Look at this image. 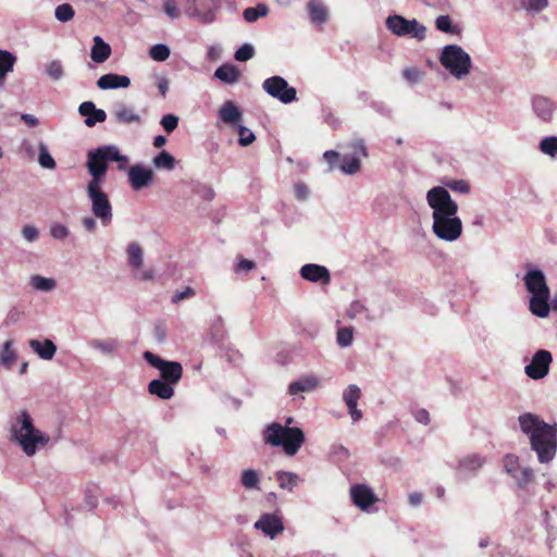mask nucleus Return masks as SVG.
<instances>
[{"label": "nucleus", "mask_w": 557, "mask_h": 557, "mask_svg": "<svg viewBox=\"0 0 557 557\" xmlns=\"http://www.w3.org/2000/svg\"><path fill=\"white\" fill-rule=\"evenodd\" d=\"M386 27L394 35L399 37H412L419 41L423 40L426 35V28L417 20H407L401 15H391L386 20Z\"/></svg>", "instance_id": "8"}, {"label": "nucleus", "mask_w": 557, "mask_h": 557, "mask_svg": "<svg viewBox=\"0 0 557 557\" xmlns=\"http://www.w3.org/2000/svg\"><path fill=\"white\" fill-rule=\"evenodd\" d=\"M46 73L53 81L61 79L64 74L62 63L59 60L49 62L46 66Z\"/></svg>", "instance_id": "44"}, {"label": "nucleus", "mask_w": 557, "mask_h": 557, "mask_svg": "<svg viewBox=\"0 0 557 557\" xmlns=\"http://www.w3.org/2000/svg\"><path fill=\"white\" fill-rule=\"evenodd\" d=\"M29 346L41 359L45 360H51L57 351V346L51 339H45L44 342L30 339Z\"/></svg>", "instance_id": "23"}, {"label": "nucleus", "mask_w": 557, "mask_h": 557, "mask_svg": "<svg viewBox=\"0 0 557 557\" xmlns=\"http://www.w3.org/2000/svg\"><path fill=\"white\" fill-rule=\"evenodd\" d=\"M153 164L156 168L171 171L175 166V159L168 151L163 150L153 158Z\"/></svg>", "instance_id": "37"}, {"label": "nucleus", "mask_w": 557, "mask_h": 557, "mask_svg": "<svg viewBox=\"0 0 557 557\" xmlns=\"http://www.w3.org/2000/svg\"><path fill=\"white\" fill-rule=\"evenodd\" d=\"M521 430L529 435L531 447L537 453L539 461H550L557 447L556 430L533 413H524L519 417Z\"/></svg>", "instance_id": "2"}, {"label": "nucleus", "mask_w": 557, "mask_h": 557, "mask_svg": "<svg viewBox=\"0 0 557 557\" xmlns=\"http://www.w3.org/2000/svg\"><path fill=\"white\" fill-rule=\"evenodd\" d=\"M238 135H239L238 143L243 147L249 146L256 139L255 134L250 129H248L247 127H245L243 125H239V127H238Z\"/></svg>", "instance_id": "50"}, {"label": "nucleus", "mask_w": 557, "mask_h": 557, "mask_svg": "<svg viewBox=\"0 0 557 557\" xmlns=\"http://www.w3.org/2000/svg\"><path fill=\"white\" fill-rule=\"evenodd\" d=\"M214 76L223 83L235 84L238 82L240 73L236 66L232 64H223L215 70Z\"/></svg>", "instance_id": "26"}, {"label": "nucleus", "mask_w": 557, "mask_h": 557, "mask_svg": "<svg viewBox=\"0 0 557 557\" xmlns=\"http://www.w3.org/2000/svg\"><path fill=\"white\" fill-rule=\"evenodd\" d=\"M163 10L165 14L169 15L171 18H177L180 16V10L176 5L175 0H164Z\"/></svg>", "instance_id": "54"}, {"label": "nucleus", "mask_w": 557, "mask_h": 557, "mask_svg": "<svg viewBox=\"0 0 557 557\" xmlns=\"http://www.w3.org/2000/svg\"><path fill=\"white\" fill-rule=\"evenodd\" d=\"M318 386V380L313 376H306L299 381L292 382L288 386L289 394L296 395L299 392H309Z\"/></svg>", "instance_id": "29"}, {"label": "nucleus", "mask_w": 557, "mask_h": 557, "mask_svg": "<svg viewBox=\"0 0 557 557\" xmlns=\"http://www.w3.org/2000/svg\"><path fill=\"white\" fill-rule=\"evenodd\" d=\"M414 419L418 422L428 425L430 423V413H429V411L426 409H418L414 412Z\"/></svg>", "instance_id": "61"}, {"label": "nucleus", "mask_w": 557, "mask_h": 557, "mask_svg": "<svg viewBox=\"0 0 557 557\" xmlns=\"http://www.w3.org/2000/svg\"><path fill=\"white\" fill-rule=\"evenodd\" d=\"M255 54V49L249 44H244L240 46L235 52V59L239 62H245L250 60Z\"/></svg>", "instance_id": "49"}, {"label": "nucleus", "mask_w": 557, "mask_h": 557, "mask_svg": "<svg viewBox=\"0 0 557 557\" xmlns=\"http://www.w3.org/2000/svg\"><path fill=\"white\" fill-rule=\"evenodd\" d=\"M269 11V7L265 3H258L256 7L246 8L243 12V17L247 23H255L260 17H265Z\"/></svg>", "instance_id": "30"}, {"label": "nucleus", "mask_w": 557, "mask_h": 557, "mask_svg": "<svg viewBox=\"0 0 557 557\" xmlns=\"http://www.w3.org/2000/svg\"><path fill=\"white\" fill-rule=\"evenodd\" d=\"M148 392L164 400L172 398L174 395L173 385L163 380H152L148 384Z\"/></svg>", "instance_id": "25"}, {"label": "nucleus", "mask_w": 557, "mask_h": 557, "mask_svg": "<svg viewBox=\"0 0 557 557\" xmlns=\"http://www.w3.org/2000/svg\"><path fill=\"white\" fill-rule=\"evenodd\" d=\"M549 296L550 293L532 295L530 299V311L539 318H546L550 310L548 302Z\"/></svg>", "instance_id": "20"}, {"label": "nucleus", "mask_w": 557, "mask_h": 557, "mask_svg": "<svg viewBox=\"0 0 557 557\" xmlns=\"http://www.w3.org/2000/svg\"><path fill=\"white\" fill-rule=\"evenodd\" d=\"M144 359L153 368L160 370L161 380L175 385L183 375V367L177 361H166L151 351L144 352Z\"/></svg>", "instance_id": "9"}, {"label": "nucleus", "mask_w": 557, "mask_h": 557, "mask_svg": "<svg viewBox=\"0 0 557 557\" xmlns=\"http://www.w3.org/2000/svg\"><path fill=\"white\" fill-rule=\"evenodd\" d=\"M39 164L45 169H54L55 168V161L47 150V148L41 145L39 147V157H38Z\"/></svg>", "instance_id": "47"}, {"label": "nucleus", "mask_w": 557, "mask_h": 557, "mask_svg": "<svg viewBox=\"0 0 557 557\" xmlns=\"http://www.w3.org/2000/svg\"><path fill=\"white\" fill-rule=\"evenodd\" d=\"M276 480L281 488L288 490L289 492H292L299 483V476L289 471L276 472Z\"/></svg>", "instance_id": "32"}, {"label": "nucleus", "mask_w": 557, "mask_h": 557, "mask_svg": "<svg viewBox=\"0 0 557 557\" xmlns=\"http://www.w3.org/2000/svg\"><path fill=\"white\" fill-rule=\"evenodd\" d=\"M403 76L410 83H416L420 77V72L416 67H407L403 71Z\"/></svg>", "instance_id": "59"}, {"label": "nucleus", "mask_w": 557, "mask_h": 557, "mask_svg": "<svg viewBox=\"0 0 557 557\" xmlns=\"http://www.w3.org/2000/svg\"><path fill=\"white\" fill-rule=\"evenodd\" d=\"M111 54V47L104 42L100 36L94 38V46L91 48L90 57L96 63H103Z\"/></svg>", "instance_id": "24"}, {"label": "nucleus", "mask_w": 557, "mask_h": 557, "mask_svg": "<svg viewBox=\"0 0 557 557\" xmlns=\"http://www.w3.org/2000/svg\"><path fill=\"white\" fill-rule=\"evenodd\" d=\"M240 482L246 488L257 487L258 482H259V475L255 470H251V469L245 470L242 473Z\"/></svg>", "instance_id": "46"}, {"label": "nucleus", "mask_w": 557, "mask_h": 557, "mask_svg": "<svg viewBox=\"0 0 557 557\" xmlns=\"http://www.w3.org/2000/svg\"><path fill=\"white\" fill-rule=\"evenodd\" d=\"M50 234L55 239H64L69 235V230L63 224H54L50 228Z\"/></svg>", "instance_id": "56"}, {"label": "nucleus", "mask_w": 557, "mask_h": 557, "mask_svg": "<svg viewBox=\"0 0 557 557\" xmlns=\"http://www.w3.org/2000/svg\"><path fill=\"white\" fill-rule=\"evenodd\" d=\"M323 158L327 161L330 166L333 168L339 159V153L334 150H329L324 152Z\"/></svg>", "instance_id": "62"}, {"label": "nucleus", "mask_w": 557, "mask_h": 557, "mask_svg": "<svg viewBox=\"0 0 557 557\" xmlns=\"http://www.w3.org/2000/svg\"><path fill=\"white\" fill-rule=\"evenodd\" d=\"M219 117L226 124H237L242 119V112L231 100L225 101L219 110Z\"/></svg>", "instance_id": "21"}, {"label": "nucleus", "mask_w": 557, "mask_h": 557, "mask_svg": "<svg viewBox=\"0 0 557 557\" xmlns=\"http://www.w3.org/2000/svg\"><path fill=\"white\" fill-rule=\"evenodd\" d=\"M264 442L271 446H282L288 456L298 453L305 443V433L299 428L283 426L280 423L269 424L263 433Z\"/></svg>", "instance_id": "5"}, {"label": "nucleus", "mask_w": 557, "mask_h": 557, "mask_svg": "<svg viewBox=\"0 0 557 557\" xmlns=\"http://www.w3.org/2000/svg\"><path fill=\"white\" fill-rule=\"evenodd\" d=\"M90 346L104 355L112 356L115 354L119 347L116 339H92Z\"/></svg>", "instance_id": "34"}, {"label": "nucleus", "mask_w": 557, "mask_h": 557, "mask_svg": "<svg viewBox=\"0 0 557 557\" xmlns=\"http://www.w3.org/2000/svg\"><path fill=\"white\" fill-rule=\"evenodd\" d=\"M435 26L438 30L446 34L460 35L461 33L460 27L453 24L451 18L448 15H440L435 21Z\"/></svg>", "instance_id": "35"}, {"label": "nucleus", "mask_w": 557, "mask_h": 557, "mask_svg": "<svg viewBox=\"0 0 557 557\" xmlns=\"http://www.w3.org/2000/svg\"><path fill=\"white\" fill-rule=\"evenodd\" d=\"M102 184H87V196L91 202L94 215L107 226L112 221V206L108 195L101 188Z\"/></svg>", "instance_id": "7"}, {"label": "nucleus", "mask_w": 557, "mask_h": 557, "mask_svg": "<svg viewBox=\"0 0 557 557\" xmlns=\"http://www.w3.org/2000/svg\"><path fill=\"white\" fill-rule=\"evenodd\" d=\"M22 234L28 242H34L38 237V230L32 225H25L22 230Z\"/></svg>", "instance_id": "58"}, {"label": "nucleus", "mask_w": 557, "mask_h": 557, "mask_svg": "<svg viewBox=\"0 0 557 557\" xmlns=\"http://www.w3.org/2000/svg\"><path fill=\"white\" fill-rule=\"evenodd\" d=\"M82 224L85 227V230L88 231V232H94L96 230V227H97L96 220L94 218H91V216L83 218Z\"/></svg>", "instance_id": "64"}, {"label": "nucleus", "mask_w": 557, "mask_h": 557, "mask_svg": "<svg viewBox=\"0 0 557 557\" xmlns=\"http://www.w3.org/2000/svg\"><path fill=\"white\" fill-rule=\"evenodd\" d=\"M429 206L433 209L432 230L443 240L454 242L462 233V222L456 216L458 205L451 199L446 188L436 186L426 194Z\"/></svg>", "instance_id": "1"}, {"label": "nucleus", "mask_w": 557, "mask_h": 557, "mask_svg": "<svg viewBox=\"0 0 557 557\" xmlns=\"http://www.w3.org/2000/svg\"><path fill=\"white\" fill-rule=\"evenodd\" d=\"M367 309H366L364 305L361 301L356 300V301L351 302V305L349 306V308L347 310V314L349 318L354 319L358 314L364 312Z\"/></svg>", "instance_id": "57"}, {"label": "nucleus", "mask_w": 557, "mask_h": 557, "mask_svg": "<svg viewBox=\"0 0 557 557\" xmlns=\"http://www.w3.org/2000/svg\"><path fill=\"white\" fill-rule=\"evenodd\" d=\"M307 9L312 23L322 24L327 20V10L320 0H310Z\"/></svg>", "instance_id": "27"}, {"label": "nucleus", "mask_w": 557, "mask_h": 557, "mask_svg": "<svg viewBox=\"0 0 557 557\" xmlns=\"http://www.w3.org/2000/svg\"><path fill=\"white\" fill-rule=\"evenodd\" d=\"M552 360V354L548 350H537L532 357L531 362L525 367V374L533 380L545 377L549 371Z\"/></svg>", "instance_id": "11"}, {"label": "nucleus", "mask_w": 557, "mask_h": 557, "mask_svg": "<svg viewBox=\"0 0 557 557\" xmlns=\"http://www.w3.org/2000/svg\"><path fill=\"white\" fill-rule=\"evenodd\" d=\"M131 85L129 77L119 74H104L97 81L100 89L127 88Z\"/></svg>", "instance_id": "19"}, {"label": "nucleus", "mask_w": 557, "mask_h": 557, "mask_svg": "<svg viewBox=\"0 0 557 557\" xmlns=\"http://www.w3.org/2000/svg\"><path fill=\"white\" fill-rule=\"evenodd\" d=\"M110 161L117 162V169L123 171L128 164V157L121 154L115 146H102L88 151L86 168L91 176L88 184H102Z\"/></svg>", "instance_id": "3"}, {"label": "nucleus", "mask_w": 557, "mask_h": 557, "mask_svg": "<svg viewBox=\"0 0 557 557\" xmlns=\"http://www.w3.org/2000/svg\"><path fill=\"white\" fill-rule=\"evenodd\" d=\"M504 469L512 478L519 471V458L516 455L508 454L504 457Z\"/></svg>", "instance_id": "45"}, {"label": "nucleus", "mask_w": 557, "mask_h": 557, "mask_svg": "<svg viewBox=\"0 0 557 557\" xmlns=\"http://www.w3.org/2000/svg\"><path fill=\"white\" fill-rule=\"evenodd\" d=\"M341 170L346 174H355L360 170V159L355 156H344L341 162Z\"/></svg>", "instance_id": "38"}, {"label": "nucleus", "mask_w": 557, "mask_h": 557, "mask_svg": "<svg viewBox=\"0 0 557 557\" xmlns=\"http://www.w3.org/2000/svg\"><path fill=\"white\" fill-rule=\"evenodd\" d=\"M441 64L457 78H462L471 71L470 55L458 45H447L440 55Z\"/></svg>", "instance_id": "6"}, {"label": "nucleus", "mask_w": 557, "mask_h": 557, "mask_svg": "<svg viewBox=\"0 0 557 557\" xmlns=\"http://www.w3.org/2000/svg\"><path fill=\"white\" fill-rule=\"evenodd\" d=\"M154 172L141 164H135L128 170V182L131 187L138 191L152 184Z\"/></svg>", "instance_id": "12"}, {"label": "nucleus", "mask_w": 557, "mask_h": 557, "mask_svg": "<svg viewBox=\"0 0 557 557\" xmlns=\"http://www.w3.org/2000/svg\"><path fill=\"white\" fill-rule=\"evenodd\" d=\"M115 120L117 123L121 124H132L137 123L139 124L141 122V117L139 114L135 113L132 108H128L127 106H120L115 113H114Z\"/></svg>", "instance_id": "28"}, {"label": "nucleus", "mask_w": 557, "mask_h": 557, "mask_svg": "<svg viewBox=\"0 0 557 557\" xmlns=\"http://www.w3.org/2000/svg\"><path fill=\"white\" fill-rule=\"evenodd\" d=\"M548 5V0H527L528 9L542 11Z\"/></svg>", "instance_id": "60"}, {"label": "nucleus", "mask_w": 557, "mask_h": 557, "mask_svg": "<svg viewBox=\"0 0 557 557\" xmlns=\"http://www.w3.org/2000/svg\"><path fill=\"white\" fill-rule=\"evenodd\" d=\"M81 115L85 116V124L88 127H92L96 123H102L107 119V113L102 109H97L95 103L91 101H85L78 107Z\"/></svg>", "instance_id": "17"}, {"label": "nucleus", "mask_w": 557, "mask_h": 557, "mask_svg": "<svg viewBox=\"0 0 557 557\" xmlns=\"http://www.w3.org/2000/svg\"><path fill=\"white\" fill-rule=\"evenodd\" d=\"M160 123L166 133H172L178 125V117L174 114H165Z\"/></svg>", "instance_id": "52"}, {"label": "nucleus", "mask_w": 557, "mask_h": 557, "mask_svg": "<svg viewBox=\"0 0 557 557\" xmlns=\"http://www.w3.org/2000/svg\"><path fill=\"white\" fill-rule=\"evenodd\" d=\"M196 295V292L194 288L187 286L182 292H175V294L172 296V302L177 304L186 298H191Z\"/></svg>", "instance_id": "55"}, {"label": "nucleus", "mask_w": 557, "mask_h": 557, "mask_svg": "<svg viewBox=\"0 0 557 557\" xmlns=\"http://www.w3.org/2000/svg\"><path fill=\"white\" fill-rule=\"evenodd\" d=\"M157 87L163 98H165L166 92L169 90V79L165 76H161L158 78Z\"/></svg>", "instance_id": "63"}, {"label": "nucleus", "mask_w": 557, "mask_h": 557, "mask_svg": "<svg viewBox=\"0 0 557 557\" xmlns=\"http://www.w3.org/2000/svg\"><path fill=\"white\" fill-rule=\"evenodd\" d=\"M445 185L453 191L460 194H468L470 191V185L463 180H453L445 183Z\"/></svg>", "instance_id": "51"}, {"label": "nucleus", "mask_w": 557, "mask_h": 557, "mask_svg": "<svg viewBox=\"0 0 557 557\" xmlns=\"http://www.w3.org/2000/svg\"><path fill=\"white\" fill-rule=\"evenodd\" d=\"M127 256L129 264L135 269L139 270L144 264V251L139 244L132 243L127 247Z\"/></svg>", "instance_id": "33"}, {"label": "nucleus", "mask_w": 557, "mask_h": 557, "mask_svg": "<svg viewBox=\"0 0 557 557\" xmlns=\"http://www.w3.org/2000/svg\"><path fill=\"white\" fill-rule=\"evenodd\" d=\"M485 462V459L478 455H469L460 460L459 467L466 471H476L480 469Z\"/></svg>", "instance_id": "36"}, {"label": "nucleus", "mask_w": 557, "mask_h": 557, "mask_svg": "<svg viewBox=\"0 0 557 557\" xmlns=\"http://www.w3.org/2000/svg\"><path fill=\"white\" fill-rule=\"evenodd\" d=\"M350 497L355 506L361 510H368L379 499L373 491L364 484H354L350 487Z\"/></svg>", "instance_id": "13"}, {"label": "nucleus", "mask_w": 557, "mask_h": 557, "mask_svg": "<svg viewBox=\"0 0 557 557\" xmlns=\"http://www.w3.org/2000/svg\"><path fill=\"white\" fill-rule=\"evenodd\" d=\"M524 284L528 292L532 295L549 293L545 275L541 270H529L524 276Z\"/></svg>", "instance_id": "14"}, {"label": "nucleus", "mask_w": 557, "mask_h": 557, "mask_svg": "<svg viewBox=\"0 0 557 557\" xmlns=\"http://www.w3.org/2000/svg\"><path fill=\"white\" fill-rule=\"evenodd\" d=\"M520 487H525L534 480V473L531 468H524L513 476Z\"/></svg>", "instance_id": "48"}, {"label": "nucleus", "mask_w": 557, "mask_h": 557, "mask_svg": "<svg viewBox=\"0 0 557 557\" xmlns=\"http://www.w3.org/2000/svg\"><path fill=\"white\" fill-rule=\"evenodd\" d=\"M262 87L270 96L278 99L283 103H290L296 100V89L290 87L286 79L281 76L267 78Z\"/></svg>", "instance_id": "10"}, {"label": "nucleus", "mask_w": 557, "mask_h": 557, "mask_svg": "<svg viewBox=\"0 0 557 557\" xmlns=\"http://www.w3.org/2000/svg\"><path fill=\"white\" fill-rule=\"evenodd\" d=\"M300 275L302 278L309 282H322L323 284H329L331 281V275L329 270L319 264L308 263L301 267Z\"/></svg>", "instance_id": "16"}, {"label": "nucleus", "mask_w": 557, "mask_h": 557, "mask_svg": "<svg viewBox=\"0 0 557 557\" xmlns=\"http://www.w3.org/2000/svg\"><path fill=\"white\" fill-rule=\"evenodd\" d=\"M533 110L540 119L547 122L552 120L554 104L548 98L536 96L533 98Z\"/></svg>", "instance_id": "22"}, {"label": "nucleus", "mask_w": 557, "mask_h": 557, "mask_svg": "<svg viewBox=\"0 0 557 557\" xmlns=\"http://www.w3.org/2000/svg\"><path fill=\"white\" fill-rule=\"evenodd\" d=\"M540 149L543 153L557 158V137L549 136L543 138L540 143Z\"/></svg>", "instance_id": "40"}, {"label": "nucleus", "mask_w": 557, "mask_h": 557, "mask_svg": "<svg viewBox=\"0 0 557 557\" xmlns=\"http://www.w3.org/2000/svg\"><path fill=\"white\" fill-rule=\"evenodd\" d=\"M32 285L38 290L50 292L55 287V281L53 278L35 275L32 277Z\"/></svg>", "instance_id": "41"}, {"label": "nucleus", "mask_w": 557, "mask_h": 557, "mask_svg": "<svg viewBox=\"0 0 557 557\" xmlns=\"http://www.w3.org/2000/svg\"><path fill=\"white\" fill-rule=\"evenodd\" d=\"M255 528L257 530H261L271 539L282 533L284 530L282 519L272 513L262 515L260 519L255 523Z\"/></svg>", "instance_id": "15"}, {"label": "nucleus", "mask_w": 557, "mask_h": 557, "mask_svg": "<svg viewBox=\"0 0 557 557\" xmlns=\"http://www.w3.org/2000/svg\"><path fill=\"white\" fill-rule=\"evenodd\" d=\"M54 14H55V18L58 21L65 23V22L71 21L74 17L75 12L71 4L63 3L55 8Z\"/></svg>", "instance_id": "42"}, {"label": "nucleus", "mask_w": 557, "mask_h": 557, "mask_svg": "<svg viewBox=\"0 0 557 557\" xmlns=\"http://www.w3.org/2000/svg\"><path fill=\"white\" fill-rule=\"evenodd\" d=\"M361 397V391L357 385H349L344 392V401L348 408L349 414L354 422L362 418V412L357 408L358 400Z\"/></svg>", "instance_id": "18"}, {"label": "nucleus", "mask_w": 557, "mask_h": 557, "mask_svg": "<svg viewBox=\"0 0 557 557\" xmlns=\"http://www.w3.org/2000/svg\"><path fill=\"white\" fill-rule=\"evenodd\" d=\"M11 347L12 341H7L0 354V363L7 368H11L16 359L15 351Z\"/></svg>", "instance_id": "39"}, {"label": "nucleus", "mask_w": 557, "mask_h": 557, "mask_svg": "<svg viewBox=\"0 0 557 557\" xmlns=\"http://www.w3.org/2000/svg\"><path fill=\"white\" fill-rule=\"evenodd\" d=\"M149 55L154 61H165L170 57V49L168 46L158 44L150 48Z\"/></svg>", "instance_id": "43"}, {"label": "nucleus", "mask_w": 557, "mask_h": 557, "mask_svg": "<svg viewBox=\"0 0 557 557\" xmlns=\"http://www.w3.org/2000/svg\"><path fill=\"white\" fill-rule=\"evenodd\" d=\"M16 58L7 50H0V86L9 72L13 71Z\"/></svg>", "instance_id": "31"}, {"label": "nucleus", "mask_w": 557, "mask_h": 557, "mask_svg": "<svg viewBox=\"0 0 557 557\" xmlns=\"http://www.w3.org/2000/svg\"><path fill=\"white\" fill-rule=\"evenodd\" d=\"M337 342L341 346L345 347L352 342V331L349 327H341L337 331Z\"/></svg>", "instance_id": "53"}, {"label": "nucleus", "mask_w": 557, "mask_h": 557, "mask_svg": "<svg viewBox=\"0 0 557 557\" xmlns=\"http://www.w3.org/2000/svg\"><path fill=\"white\" fill-rule=\"evenodd\" d=\"M11 433L27 456L35 455L38 445L44 446L49 442V436L34 426L33 419L26 410L21 411L16 422L11 426Z\"/></svg>", "instance_id": "4"}]
</instances>
